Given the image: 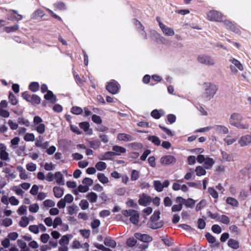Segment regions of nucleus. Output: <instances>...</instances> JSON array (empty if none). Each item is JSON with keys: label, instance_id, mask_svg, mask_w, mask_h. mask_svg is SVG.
Instances as JSON below:
<instances>
[{"label": "nucleus", "instance_id": "1", "mask_svg": "<svg viewBox=\"0 0 251 251\" xmlns=\"http://www.w3.org/2000/svg\"><path fill=\"white\" fill-rule=\"evenodd\" d=\"M243 116L239 113H232L229 119V123L239 129H248L250 125L247 123L243 122Z\"/></svg>", "mask_w": 251, "mask_h": 251}, {"label": "nucleus", "instance_id": "2", "mask_svg": "<svg viewBox=\"0 0 251 251\" xmlns=\"http://www.w3.org/2000/svg\"><path fill=\"white\" fill-rule=\"evenodd\" d=\"M198 62L207 66H213L216 64L215 59L211 56L201 54L197 57Z\"/></svg>", "mask_w": 251, "mask_h": 251}, {"label": "nucleus", "instance_id": "3", "mask_svg": "<svg viewBox=\"0 0 251 251\" xmlns=\"http://www.w3.org/2000/svg\"><path fill=\"white\" fill-rule=\"evenodd\" d=\"M156 20L162 33L167 37H173L175 34L174 28L168 26L163 24L160 20V18L157 17Z\"/></svg>", "mask_w": 251, "mask_h": 251}, {"label": "nucleus", "instance_id": "4", "mask_svg": "<svg viewBox=\"0 0 251 251\" xmlns=\"http://www.w3.org/2000/svg\"><path fill=\"white\" fill-rule=\"evenodd\" d=\"M42 119L36 116L33 119V126L35 130L40 134H43L46 131V126L42 123Z\"/></svg>", "mask_w": 251, "mask_h": 251}, {"label": "nucleus", "instance_id": "5", "mask_svg": "<svg viewBox=\"0 0 251 251\" xmlns=\"http://www.w3.org/2000/svg\"><path fill=\"white\" fill-rule=\"evenodd\" d=\"M123 215L126 217H130V221L134 225H137L139 223V214L134 210H124L122 211Z\"/></svg>", "mask_w": 251, "mask_h": 251}, {"label": "nucleus", "instance_id": "6", "mask_svg": "<svg viewBox=\"0 0 251 251\" xmlns=\"http://www.w3.org/2000/svg\"><path fill=\"white\" fill-rule=\"evenodd\" d=\"M217 90L218 87L216 85L211 83L207 84L203 93V97L206 100H210L214 97Z\"/></svg>", "mask_w": 251, "mask_h": 251}, {"label": "nucleus", "instance_id": "7", "mask_svg": "<svg viewBox=\"0 0 251 251\" xmlns=\"http://www.w3.org/2000/svg\"><path fill=\"white\" fill-rule=\"evenodd\" d=\"M197 161L200 163H204L203 165L207 169H210L215 163L213 159L209 157L205 158L203 155H199L197 156Z\"/></svg>", "mask_w": 251, "mask_h": 251}, {"label": "nucleus", "instance_id": "8", "mask_svg": "<svg viewBox=\"0 0 251 251\" xmlns=\"http://www.w3.org/2000/svg\"><path fill=\"white\" fill-rule=\"evenodd\" d=\"M232 63L230 65V69L232 73L236 74L238 72V70L242 71L244 70V67L241 63L237 59L232 58L229 60Z\"/></svg>", "mask_w": 251, "mask_h": 251}, {"label": "nucleus", "instance_id": "9", "mask_svg": "<svg viewBox=\"0 0 251 251\" xmlns=\"http://www.w3.org/2000/svg\"><path fill=\"white\" fill-rule=\"evenodd\" d=\"M222 18V14L217 11L212 10L207 13V19L211 21L221 22Z\"/></svg>", "mask_w": 251, "mask_h": 251}, {"label": "nucleus", "instance_id": "10", "mask_svg": "<svg viewBox=\"0 0 251 251\" xmlns=\"http://www.w3.org/2000/svg\"><path fill=\"white\" fill-rule=\"evenodd\" d=\"M151 200L150 196L143 193L139 196L138 203L140 205L146 206L150 204Z\"/></svg>", "mask_w": 251, "mask_h": 251}, {"label": "nucleus", "instance_id": "11", "mask_svg": "<svg viewBox=\"0 0 251 251\" xmlns=\"http://www.w3.org/2000/svg\"><path fill=\"white\" fill-rule=\"evenodd\" d=\"M170 183L168 180H166L162 183L160 181L155 180L153 181V186L155 189L158 192H161L163 191L164 188L167 187Z\"/></svg>", "mask_w": 251, "mask_h": 251}, {"label": "nucleus", "instance_id": "12", "mask_svg": "<svg viewBox=\"0 0 251 251\" xmlns=\"http://www.w3.org/2000/svg\"><path fill=\"white\" fill-rule=\"evenodd\" d=\"M176 161V158L172 155H166L160 159V162L164 165H168L175 163Z\"/></svg>", "mask_w": 251, "mask_h": 251}, {"label": "nucleus", "instance_id": "13", "mask_svg": "<svg viewBox=\"0 0 251 251\" xmlns=\"http://www.w3.org/2000/svg\"><path fill=\"white\" fill-rule=\"evenodd\" d=\"M241 147H245L251 144V135H245L242 136L238 140Z\"/></svg>", "mask_w": 251, "mask_h": 251}, {"label": "nucleus", "instance_id": "14", "mask_svg": "<svg viewBox=\"0 0 251 251\" xmlns=\"http://www.w3.org/2000/svg\"><path fill=\"white\" fill-rule=\"evenodd\" d=\"M106 89L110 93L115 94L119 90L118 84L116 81L110 82L107 85Z\"/></svg>", "mask_w": 251, "mask_h": 251}, {"label": "nucleus", "instance_id": "15", "mask_svg": "<svg viewBox=\"0 0 251 251\" xmlns=\"http://www.w3.org/2000/svg\"><path fill=\"white\" fill-rule=\"evenodd\" d=\"M134 236L138 240L146 243L150 242L152 240V237L146 234L136 233L134 234Z\"/></svg>", "mask_w": 251, "mask_h": 251}, {"label": "nucleus", "instance_id": "16", "mask_svg": "<svg viewBox=\"0 0 251 251\" xmlns=\"http://www.w3.org/2000/svg\"><path fill=\"white\" fill-rule=\"evenodd\" d=\"M89 247V245L87 243L82 244L78 240H75L73 241L71 245V248L73 249H79L84 248L86 249L88 251Z\"/></svg>", "mask_w": 251, "mask_h": 251}, {"label": "nucleus", "instance_id": "17", "mask_svg": "<svg viewBox=\"0 0 251 251\" xmlns=\"http://www.w3.org/2000/svg\"><path fill=\"white\" fill-rule=\"evenodd\" d=\"M184 199L181 197H177L176 200V202L178 204L174 205L172 208L173 212H176L180 211L182 208V205Z\"/></svg>", "mask_w": 251, "mask_h": 251}, {"label": "nucleus", "instance_id": "18", "mask_svg": "<svg viewBox=\"0 0 251 251\" xmlns=\"http://www.w3.org/2000/svg\"><path fill=\"white\" fill-rule=\"evenodd\" d=\"M117 140L120 141L129 142L133 140V137L126 133H119L117 135Z\"/></svg>", "mask_w": 251, "mask_h": 251}, {"label": "nucleus", "instance_id": "19", "mask_svg": "<svg viewBox=\"0 0 251 251\" xmlns=\"http://www.w3.org/2000/svg\"><path fill=\"white\" fill-rule=\"evenodd\" d=\"M79 126L81 128H82L84 132H85L88 135H91L93 133V130L91 128H90V125L88 122H81L80 123Z\"/></svg>", "mask_w": 251, "mask_h": 251}, {"label": "nucleus", "instance_id": "20", "mask_svg": "<svg viewBox=\"0 0 251 251\" xmlns=\"http://www.w3.org/2000/svg\"><path fill=\"white\" fill-rule=\"evenodd\" d=\"M16 169L19 173V176L21 179L26 180L28 178V175L25 170L22 166H17Z\"/></svg>", "mask_w": 251, "mask_h": 251}, {"label": "nucleus", "instance_id": "21", "mask_svg": "<svg viewBox=\"0 0 251 251\" xmlns=\"http://www.w3.org/2000/svg\"><path fill=\"white\" fill-rule=\"evenodd\" d=\"M114 155H121L122 153L126 152V149L122 147L114 146L112 148Z\"/></svg>", "mask_w": 251, "mask_h": 251}, {"label": "nucleus", "instance_id": "22", "mask_svg": "<svg viewBox=\"0 0 251 251\" xmlns=\"http://www.w3.org/2000/svg\"><path fill=\"white\" fill-rule=\"evenodd\" d=\"M53 191L54 196L57 198H61L64 194L63 189L58 186L54 187Z\"/></svg>", "mask_w": 251, "mask_h": 251}, {"label": "nucleus", "instance_id": "23", "mask_svg": "<svg viewBox=\"0 0 251 251\" xmlns=\"http://www.w3.org/2000/svg\"><path fill=\"white\" fill-rule=\"evenodd\" d=\"M56 182L58 184L64 185V180L63 179V176L60 172H57L55 173V177Z\"/></svg>", "mask_w": 251, "mask_h": 251}, {"label": "nucleus", "instance_id": "24", "mask_svg": "<svg viewBox=\"0 0 251 251\" xmlns=\"http://www.w3.org/2000/svg\"><path fill=\"white\" fill-rule=\"evenodd\" d=\"M226 201L227 204L233 207H238L239 206V202L238 201L232 197H227Z\"/></svg>", "mask_w": 251, "mask_h": 251}, {"label": "nucleus", "instance_id": "25", "mask_svg": "<svg viewBox=\"0 0 251 251\" xmlns=\"http://www.w3.org/2000/svg\"><path fill=\"white\" fill-rule=\"evenodd\" d=\"M97 177L99 181L102 184H107L109 182L108 178L103 173H98Z\"/></svg>", "mask_w": 251, "mask_h": 251}, {"label": "nucleus", "instance_id": "26", "mask_svg": "<svg viewBox=\"0 0 251 251\" xmlns=\"http://www.w3.org/2000/svg\"><path fill=\"white\" fill-rule=\"evenodd\" d=\"M2 172L6 174L5 177L9 179H15L16 177V175L11 172V170L9 168H5L3 169Z\"/></svg>", "mask_w": 251, "mask_h": 251}, {"label": "nucleus", "instance_id": "27", "mask_svg": "<svg viewBox=\"0 0 251 251\" xmlns=\"http://www.w3.org/2000/svg\"><path fill=\"white\" fill-rule=\"evenodd\" d=\"M86 198L90 201V202L94 203L97 201L98 196L96 193L94 192H90L88 193Z\"/></svg>", "mask_w": 251, "mask_h": 251}, {"label": "nucleus", "instance_id": "28", "mask_svg": "<svg viewBox=\"0 0 251 251\" xmlns=\"http://www.w3.org/2000/svg\"><path fill=\"white\" fill-rule=\"evenodd\" d=\"M44 98L47 100H49L51 102L54 103L56 101L55 96L53 94L52 92L50 91H48L47 94L45 95Z\"/></svg>", "mask_w": 251, "mask_h": 251}, {"label": "nucleus", "instance_id": "29", "mask_svg": "<svg viewBox=\"0 0 251 251\" xmlns=\"http://www.w3.org/2000/svg\"><path fill=\"white\" fill-rule=\"evenodd\" d=\"M224 23L227 26L228 28H229L234 32L237 33H239L240 32V29L238 27L235 26L234 25H232V24L230 21L226 20L224 21Z\"/></svg>", "mask_w": 251, "mask_h": 251}, {"label": "nucleus", "instance_id": "30", "mask_svg": "<svg viewBox=\"0 0 251 251\" xmlns=\"http://www.w3.org/2000/svg\"><path fill=\"white\" fill-rule=\"evenodd\" d=\"M228 246L233 249H237L239 248L238 242L234 239H230L228 241Z\"/></svg>", "mask_w": 251, "mask_h": 251}, {"label": "nucleus", "instance_id": "31", "mask_svg": "<svg viewBox=\"0 0 251 251\" xmlns=\"http://www.w3.org/2000/svg\"><path fill=\"white\" fill-rule=\"evenodd\" d=\"M72 237L71 235H66L63 236L59 241V245H68L70 239Z\"/></svg>", "mask_w": 251, "mask_h": 251}, {"label": "nucleus", "instance_id": "32", "mask_svg": "<svg viewBox=\"0 0 251 251\" xmlns=\"http://www.w3.org/2000/svg\"><path fill=\"white\" fill-rule=\"evenodd\" d=\"M45 15V13L43 10L39 9L36 10L32 15V18L34 19H38V18L43 17Z\"/></svg>", "mask_w": 251, "mask_h": 251}, {"label": "nucleus", "instance_id": "33", "mask_svg": "<svg viewBox=\"0 0 251 251\" xmlns=\"http://www.w3.org/2000/svg\"><path fill=\"white\" fill-rule=\"evenodd\" d=\"M114 156V153L112 151H108L101 155L100 159L101 160H110Z\"/></svg>", "mask_w": 251, "mask_h": 251}, {"label": "nucleus", "instance_id": "34", "mask_svg": "<svg viewBox=\"0 0 251 251\" xmlns=\"http://www.w3.org/2000/svg\"><path fill=\"white\" fill-rule=\"evenodd\" d=\"M104 243L105 246L114 248L116 246V242L111 238H106L104 240Z\"/></svg>", "mask_w": 251, "mask_h": 251}, {"label": "nucleus", "instance_id": "35", "mask_svg": "<svg viewBox=\"0 0 251 251\" xmlns=\"http://www.w3.org/2000/svg\"><path fill=\"white\" fill-rule=\"evenodd\" d=\"M107 167L106 163L102 161H99L95 165L96 169L99 171H102L106 169Z\"/></svg>", "mask_w": 251, "mask_h": 251}, {"label": "nucleus", "instance_id": "36", "mask_svg": "<svg viewBox=\"0 0 251 251\" xmlns=\"http://www.w3.org/2000/svg\"><path fill=\"white\" fill-rule=\"evenodd\" d=\"M17 244L18 246L21 249V251H29V248L27 247L25 242L22 240H18Z\"/></svg>", "mask_w": 251, "mask_h": 251}, {"label": "nucleus", "instance_id": "37", "mask_svg": "<svg viewBox=\"0 0 251 251\" xmlns=\"http://www.w3.org/2000/svg\"><path fill=\"white\" fill-rule=\"evenodd\" d=\"M216 130L217 132L223 134H226L228 132V129L226 126L221 125L217 126Z\"/></svg>", "mask_w": 251, "mask_h": 251}, {"label": "nucleus", "instance_id": "38", "mask_svg": "<svg viewBox=\"0 0 251 251\" xmlns=\"http://www.w3.org/2000/svg\"><path fill=\"white\" fill-rule=\"evenodd\" d=\"M29 223L28 218L26 216H23L19 222V225L22 227H25L29 224Z\"/></svg>", "mask_w": 251, "mask_h": 251}, {"label": "nucleus", "instance_id": "39", "mask_svg": "<svg viewBox=\"0 0 251 251\" xmlns=\"http://www.w3.org/2000/svg\"><path fill=\"white\" fill-rule=\"evenodd\" d=\"M148 139L156 146H159L161 143L159 138L155 136H149L148 137Z\"/></svg>", "mask_w": 251, "mask_h": 251}, {"label": "nucleus", "instance_id": "40", "mask_svg": "<svg viewBox=\"0 0 251 251\" xmlns=\"http://www.w3.org/2000/svg\"><path fill=\"white\" fill-rule=\"evenodd\" d=\"M195 203V201L192 199H188L187 200H185L183 201V203L185 206L187 207L190 208L193 207Z\"/></svg>", "mask_w": 251, "mask_h": 251}, {"label": "nucleus", "instance_id": "41", "mask_svg": "<svg viewBox=\"0 0 251 251\" xmlns=\"http://www.w3.org/2000/svg\"><path fill=\"white\" fill-rule=\"evenodd\" d=\"M195 172L198 176H204L206 174V171L201 166H198L196 168Z\"/></svg>", "mask_w": 251, "mask_h": 251}, {"label": "nucleus", "instance_id": "42", "mask_svg": "<svg viewBox=\"0 0 251 251\" xmlns=\"http://www.w3.org/2000/svg\"><path fill=\"white\" fill-rule=\"evenodd\" d=\"M19 29V25H15L12 26H6L4 28V30L7 33H10L15 31Z\"/></svg>", "mask_w": 251, "mask_h": 251}, {"label": "nucleus", "instance_id": "43", "mask_svg": "<svg viewBox=\"0 0 251 251\" xmlns=\"http://www.w3.org/2000/svg\"><path fill=\"white\" fill-rule=\"evenodd\" d=\"M218 221L221 222L225 224H228L230 221L227 216L225 215H222L221 216L219 215V217H218Z\"/></svg>", "mask_w": 251, "mask_h": 251}, {"label": "nucleus", "instance_id": "44", "mask_svg": "<svg viewBox=\"0 0 251 251\" xmlns=\"http://www.w3.org/2000/svg\"><path fill=\"white\" fill-rule=\"evenodd\" d=\"M26 169L29 172H34L37 169V166L35 164L30 162L26 165Z\"/></svg>", "mask_w": 251, "mask_h": 251}, {"label": "nucleus", "instance_id": "45", "mask_svg": "<svg viewBox=\"0 0 251 251\" xmlns=\"http://www.w3.org/2000/svg\"><path fill=\"white\" fill-rule=\"evenodd\" d=\"M43 205L46 207H53L55 206V203L52 200L48 199L43 202Z\"/></svg>", "mask_w": 251, "mask_h": 251}, {"label": "nucleus", "instance_id": "46", "mask_svg": "<svg viewBox=\"0 0 251 251\" xmlns=\"http://www.w3.org/2000/svg\"><path fill=\"white\" fill-rule=\"evenodd\" d=\"M24 140L27 142H33L35 140V136L31 133H27L24 136Z\"/></svg>", "mask_w": 251, "mask_h": 251}, {"label": "nucleus", "instance_id": "47", "mask_svg": "<svg viewBox=\"0 0 251 251\" xmlns=\"http://www.w3.org/2000/svg\"><path fill=\"white\" fill-rule=\"evenodd\" d=\"M39 210V206L37 203H33L29 206V210L31 213H37Z\"/></svg>", "mask_w": 251, "mask_h": 251}, {"label": "nucleus", "instance_id": "48", "mask_svg": "<svg viewBox=\"0 0 251 251\" xmlns=\"http://www.w3.org/2000/svg\"><path fill=\"white\" fill-rule=\"evenodd\" d=\"M79 205L81 208L83 210L88 209L89 206V202L86 200H82L80 201Z\"/></svg>", "mask_w": 251, "mask_h": 251}, {"label": "nucleus", "instance_id": "49", "mask_svg": "<svg viewBox=\"0 0 251 251\" xmlns=\"http://www.w3.org/2000/svg\"><path fill=\"white\" fill-rule=\"evenodd\" d=\"M208 192L209 194L214 199H218L219 195L217 192L212 187L208 188Z\"/></svg>", "mask_w": 251, "mask_h": 251}, {"label": "nucleus", "instance_id": "50", "mask_svg": "<svg viewBox=\"0 0 251 251\" xmlns=\"http://www.w3.org/2000/svg\"><path fill=\"white\" fill-rule=\"evenodd\" d=\"M29 101L35 104H39L40 103V98L37 95H33L31 96V98L29 100Z\"/></svg>", "mask_w": 251, "mask_h": 251}, {"label": "nucleus", "instance_id": "51", "mask_svg": "<svg viewBox=\"0 0 251 251\" xmlns=\"http://www.w3.org/2000/svg\"><path fill=\"white\" fill-rule=\"evenodd\" d=\"M77 206L75 205H72L68 207V212L70 215H73L77 211Z\"/></svg>", "mask_w": 251, "mask_h": 251}, {"label": "nucleus", "instance_id": "52", "mask_svg": "<svg viewBox=\"0 0 251 251\" xmlns=\"http://www.w3.org/2000/svg\"><path fill=\"white\" fill-rule=\"evenodd\" d=\"M126 205L128 207L137 208V204L134 202L133 200L128 199L126 201Z\"/></svg>", "mask_w": 251, "mask_h": 251}, {"label": "nucleus", "instance_id": "53", "mask_svg": "<svg viewBox=\"0 0 251 251\" xmlns=\"http://www.w3.org/2000/svg\"><path fill=\"white\" fill-rule=\"evenodd\" d=\"M223 158L227 161H233V157L230 154H228L226 152L223 151L222 152Z\"/></svg>", "mask_w": 251, "mask_h": 251}, {"label": "nucleus", "instance_id": "54", "mask_svg": "<svg viewBox=\"0 0 251 251\" xmlns=\"http://www.w3.org/2000/svg\"><path fill=\"white\" fill-rule=\"evenodd\" d=\"M7 124L12 130H16L18 128V124L11 120H8Z\"/></svg>", "mask_w": 251, "mask_h": 251}, {"label": "nucleus", "instance_id": "55", "mask_svg": "<svg viewBox=\"0 0 251 251\" xmlns=\"http://www.w3.org/2000/svg\"><path fill=\"white\" fill-rule=\"evenodd\" d=\"M237 140V138L235 137H232L231 136H227L225 139V142L228 145H230L233 144Z\"/></svg>", "mask_w": 251, "mask_h": 251}, {"label": "nucleus", "instance_id": "56", "mask_svg": "<svg viewBox=\"0 0 251 251\" xmlns=\"http://www.w3.org/2000/svg\"><path fill=\"white\" fill-rule=\"evenodd\" d=\"M0 158L2 160L8 161L9 160V153L7 151L0 152Z\"/></svg>", "mask_w": 251, "mask_h": 251}, {"label": "nucleus", "instance_id": "57", "mask_svg": "<svg viewBox=\"0 0 251 251\" xmlns=\"http://www.w3.org/2000/svg\"><path fill=\"white\" fill-rule=\"evenodd\" d=\"M71 112L76 115H78L82 113V109L78 106H74L71 109Z\"/></svg>", "mask_w": 251, "mask_h": 251}, {"label": "nucleus", "instance_id": "58", "mask_svg": "<svg viewBox=\"0 0 251 251\" xmlns=\"http://www.w3.org/2000/svg\"><path fill=\"white\" fill-rule=\"evenodd\" d=\"M27 212V207L25 206L22 205L17 210V213L20 215L25 214Z\"/></svg>", "mask_w": 251, "mask_h": 251}, {"label": "nucleus", "instance_id": "59", "mask_svg": "<svg viewBox=\"0 0 251 251\" xmlns=\"http://www.w3.org/2000/svg\"><path fill=\"white\" fill-rule=\"evenodd\" d=\"M139 177V172L135 170H133L132 171L131 175V179L132 181L136 180L138 179Z\"/></svg>", "mask_w": 251, "mask_h": 251}, {"label": "nucleus", "instance_id": "60", "mask_svg": "<svg viewBox=\"0 0 251 251\" xmlns=\"http://www.w3.org/2000/svg\"><path fill=\"white\" fill-rule=\"evenodd\" d=\"M82 183L84 185L89 188V186H90L93 184V180L90 178L86 177L82 180Z\"/></svg>", "mask_w": 251, "mask_h": 251}, {"label": "nucleus", "instance_id": "61", "mask_svg": "<svg viewBox=\"0 0 251 251\" xmlns=\"http://www.w3.org/2000/svg\"><path fill=\"white\" fill-rule=\"evenodd\" d=\"M9 201L12 205H18L19 204V201L14 196H11L9 199Z\"/></svg>", "mask_w": 251, "mask_h": 251}, {"label": "nucleus", "instance_id": "62", "mask_svg": "<svg viewBox=\"0 0 251 251\" xmlns=\"http://www.w3.org/2000/svg\"><path fill=\"white\" fill-rule=\"evenodd\" d=\"M63 199L66 203H70L73 201L74 197L71 194H68L66 195Z\"/></svg>", "mask_w": 251, "mask_h": 251}, {"label": "nucleus", "instance_id": "63", "mask_svg": "<svg viewBox=\"0 0 251 251\" xmlns=\"http://www.w3.org/2000/svg\"><path fill=\"white\" fill-rule=\"evenodd\" d=\"M39 85L37 82H32L29 85V89L33 92H36L39 90Z\"/></svg>", "mask_w": 251, "mask_h": 251}, {"label": "nucleus", "instance_id": "64", "mask_svg": "<svg viewBox=\"0 0 251 251\" xmlns=\"http://www.w3.org/2000/svg\"><path fill=\"white\" fill-rule=\"evenodd\" d=\"M206 201L205 200H201L199 203H198L196 207V210L198 211L201 208L204 207L206 205Z\"/></svg>", "mask_w": 251, "mask_h": 251}]
</instances>
